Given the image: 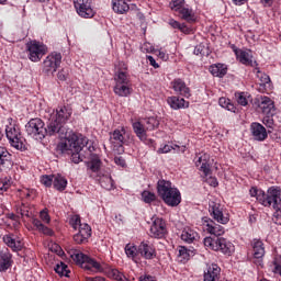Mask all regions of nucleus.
Instances as JSON below:
<instances>
[{"label": "nucleus", "mask_w": 281, "mask_h": 281, "mask_svg": "<svg viewBox=\"0 0 281 281\" xmlns=\"http://www.w3.org/2000/svg\"><path fill=\"white\" fill-rule=\"evenodd\" d=\"M202 225L204 232L211 234L210 237H205L203 243L206 249H211V251H221L225 256H232L234 254V244L232 241L222 237L225 234V227L221 224H216L214 220L204 216L202 217Z\"/></svg>", "instance_id": "1"}, {"label": "nucleus", "mask_w": 281, "mask_h": 281, "mask_svg": "<svg viewBox=\"0 0 281 281\" xmlns=\"http://www.w3.org/2000/svg\"><path fill=\"white\" fill-rule=\"evenodd\" d=\"M71 259L76 265H79L81 269L87 271H95V273H106L108 278L113 280L123 281L126 278L117 269H109L105 263H100L98 260L82 254L81 251L75 250L71 255Z\"/></svg>", "instance_id": "2"}, {"label": "nucleus", "mask_w": 281, "mask_h": 281, "mask_svg": "<svg viewBox=\"0 0 281 281\" xmlns=\"http://www.w3.org/2000/svg\"><path fill=\"white\" fill-rule=\"evenodd\" d=\"M64 138V140L57 144V153H61V155H71L74 150L75 153H78V150H85V153L88 151V156H91L95 150L93 142L81 134H70Z\"/></svg>", "instance_id": "3"}, {"label": "nucleus", "mask_w": 281, "mask_h": 281, "mask_svg": "<svg viewBox=\"0 0 281 281\" xmlns=\"http://www.w3.org/2000/svg\"><path fill=\"white\" fill-rule=\"evenodd\" d=\"M157 193L169 207H177L181 203V191L172 187V182L168 180H158Z\"/></svg>", "instance_id": "4"}, {"label": "nucleus", "mask_w": 281, "mask_h": 281, "mask_svg": "<svg viewBox=\"0 0 281 281\" xmlns=\"http://www.w3.org/2000/svg\"><path fill=\"white\" fill-rule=\"evenodd\" d=\"M5 135L9 139L10 145L16 150H22L23 135L21 134V127L16 124V121H13L12 117L8 119V125L5 126Z\"/></svg>", "instance_id": "5"}, {"label": "nucleus", "mask_w": 281, "mask_h": 281, "mask_svg": "<svg viewBox=\"0 0 281 281\" xmlns=\"http://www.w3.org/2000/svg\"><path fill=\"white\" fill-rule=\"evenodd\" d=\"M169 8L178 13V16L187 23H196V14L192 8L186 4V0H171Z\"/></svg>", "instance_id": "6"}, {"label": "nucleus", "mask_w": 281, "mask_h": 281, "mask_svg": "<svg viewBox=\"0 0 281 281\" xmlns=\"http://www.w3.org/2000/svg\"><path fill=\"white\" fill-rule=\"evenodd\" d=\"M260 204L263 207H272L278 210L281 207V188L278 186L270 187L267 192L263 191V195H260Z\"/></svg>", "instance_id": "7"}, {"label": "nucleus", "mask_w": 281, "mask_h": 281, "mask_svg": "<svg viewBox=\"0 0 281 281\" xmlns=\"http://www.w3.org/2000/svg\"><path fill=\"white\" fill-rule=\"evenodd\" d=\"M26 54L31 63H41V59L47 54V46L34 40L26 43Z\"/></svg>", "instance_id": "8"}, {"label": "nucleus", "mask_w": 281, "mask_h": 281, "mask_svg": "<svg viewBox=\"0 0 281 281\" xmlns=\"http://www.w3.org/2000/svg\"><path fill=\"white\" fill-rule=\"evenodd\" d=\"M63 63V54L58 52H52L43 61L42 72L45 76H54L58 71V67Z\"/></svg>", "instance_id": "9"}, {"label": "nucleus", "mask_w": 281, "mask_h": 281, "mask_svg": "<svg viewBox=\"0 0 281 281\" xmlns=\"http://www.w3.org/2000/svg\"><path fill=\"white\" fill-rule=\"evenodd\" d=\"M27 135L34 137L35 139H45V122L36 117L31 119L25 125Z\"/></svg>", "instance_id": "10"}, {"label": "nucleus", "mask_w": 281, "mask_h": 281, "mask_svg": "<svg viewBox=\"0 0 281 281\" xmlns=\"http://www.w3.org/2000/svg\"><path fill=\"white\" fill-rule=\"evenodd\" d=\"M45 137H67V126L50 116L45 127Z\"/></svg>", "instance_id": "11"}, {"label": "nucleus", "mask_w": 281, "mask_h": 281, "mask_svg": "<svg viewBox=\"0 0 281 281\" xmlns=\"http://www.w3.org/2000/svg\"><path fill=\"white\" fill-rule=\"evenodd\" d=\"M209 213L213 221L221 225L229 223V214L223 212V205L218 202L211 201L209 203Z\"/></svg>", "instance_id": "12"}, {"label": "nucleus", "mask_w": 281, "mask_h": 281, "mask_svg": "<svg viewBox=\"0 0 281 281\" xmlns=\"http://www.w3.org/2000/svg\"><path fill=\"white\" fill-rule=\"evenodd\" d=\"M166 234H168V228L166 227V221L161 217L153 216L151 217V226L149 229V236L151 238H166Z\"/></svg>", "instance_id": "13"}, {"label": "nucleus", "mask_w": 281, "mask_h": 281, "mask_svg": "<svg viewBox=\"0 0 281 281\" xmlns=\"http://www.w3.org/2000/svg\"><path fill=\"white\" fill-rule=\"evenodd\" d=\"M252 248V262L257 267H265V243L260 239H254L251 243Z\"/></svg>", "instance_id": "14"}, {"label": "nucleus", "mask_w": 281, "mask_h": 281, "mask_svg": "<svg viewBox=\"0 0 281 281\" xmlns=\"http://www.w3.org/2000/svg\"><path fill=\"white\" fill-rule=\"evenodd\" d=\"M93 0H76L75 8L81 19H93L95 11L91 8Z\"/></svg>", "instance_id": "15"}, {"label": "nucleus", "mask_w": 281, "mask_h": 281, "mask_svg": "<svg viewBox=\"0 0 281 281\" xmlns=\"http://www.w3.org/2000/svg\"><path fill=\"white\" fill-rule=\"evenodd\" d=\"M132 128L139 142H143V144H146L147 146L153 144V139L148 138V131L142 121L132 123Z\"/></svg>", "instance_id": "16"}, {"label": "nucleus", "mask_w": 281, "mask_h": 281, "mask_svg": "<svg viewBox=\"0 0 281 281\" xmlns=\"http://www.w3.org/2000/svg\"><path fill=\"white\" fill-rule=\"evenodd\" d=\"M72 113L74 111L69 105H61L56 109V112L53 113L50 117L65 126V124L69 122V117H71Z\"/></svg>", "instance_id": "17"}, {"label": "nucleus", "mask_w": 281, "mask_h": 281, "mask_svg": "<svg viewBox=\"0 0 281 281\" xmlns=\"http://www.w3.org/2000/svg\"><path fill=\"white\" fill-rule=\"evenodd\" d=\"M12 154L3 146H0V172H10L12 170Z\"/></svg>", "instance_id": "18"}, {"label": "nucleus", "mask_w": 281, "mask_h": 281, "mask_svg": "<svg viewBox=\"0 0 281 281\" xmlns=\"http://www.w3.org/2000/svg\"><path fill=\"white\" fill-rule=\"evenodd\" d=\"M78 229V233L74 235V240L77 245H87L89 238H91V226L89 224H82Z\"/></svg>", "instance_id": "19"}, {"label": "nucleus", "mask_w": 281, "mask_h": 281, "mask_svg": "<svg viewBox=\"0 0 281 281\" xmlns=\"http://www.w3.org/2000/svg\"><path fill=\"white\" fill-rule=\"evenodd\" d=\"M171 89H173L178 95H182V98H190L192 95L190 87H188L186 81L181 78H176L171 81Z\"/></svg>", "instance_id": "20"}, {"label": "nucleus", "mask_w": 281, "mask_h": 281, "mask_svg": "<svg viewBox=\"0 0 281 281\" xmlns=\"http://www.w3.org/2000/svg\"><path fill=\"white\" fill-rule=\"evenodd\" d=\"M12 265H14V260H12L10 249L0 250V273H5L8 269H12Z\"/></svg>", "instance_id": "21"}, {"label": "nucleus", "mask_w": 281, "mask_h": 281, "mask_svg": "<svg viewBox=\"0 0 281 281\" xmlns=\"http://www.w3.org/2000/svg\"><path fill=\"white\" fill-rule=\"evenodd\" d=\"M204 281H218L221 280V267L216 263H211L206 267L203 274Z\"/></svg>", "instance_id": "22"}, {"label": "nucleus", "mask_w": 281, "mask_h": 281, "mask_svg": "<svg viewBox=\"0 0 281 281\" xmlns=\"http://www.w3.org/2000/svg\"><path fill=\"white\" fill-rule=\"evenodd\" d=\"M250 133L256 142H265V139L269 137V134H267V128H265L262 124L256 122L251 123Z\"/></svg>", "instance_id": "23"}, {"label": "nucleus", "mask_w": 281, "mask_h": 281, "mask_svg": "<svg viewBox=\"0 0 281 281\" xmlns=\"http://www.w3.org/2000/svg\"><path fill=\"white\" fill-rule=\"evenodd\" d=\"M257 111L259 113H263V115H271V111H273V101L269 97H261L257 101Z\"/></svg>", "instance_id": "24"}, {"label": "nucleus", "mask_w": 281, "mask_h": 281, "mask_svg": "<svg viewBox=\"0 0 281 281\" xmlns=\"http://www.w3.org/2000/svg\"><path fill=\"white\" fill-rule=\"evenodd\" d=\"M210 155L202 154L198 156L195 160L196 168H200L201 172H203L204 177H210L212 175V169H210Z\"/></svg>", "instance_id": "25"}, {"label": "nucleus", "mask_w": 281, "mask_h": 281, "mask_svg": "<svg viewBox=\"0 0 281 281\" xmlns=\"http://www.w3.org/2000/svg\"><path fill=\"white\" fill-rule=\"evenodd\" d=\"M167 104H169L170 109L173 111H179L181 109H188L190 106V102L186 101V99L177 95L168 97Z\"/></svg>", "instance_id": "26"}, {"label": "nucleus", "mask_w": 281, "mask_h": 281, "mask_svg": "<svg viewBox=\"0 0 281 281\" xmlns=\"http://www.w3.org/2000/svg\"><path fill=\"white\" fill-rule=\"evenodd\" d=\"M32 225H33V229H35V232H38L40 234H43L44 236H55L56 233L54 232V229L49 228L48 226H46L45 224H43V222L36 217H32Z\"/></svg>", "instance_id": "27"}, {"label": "nucleus", "mask_w": 281, "mask_h": 281, "mask_svg": "<svg viewBox=\"0 0 281 281\" xmlns=\"http://www.w3.org/2000/svg\"><path fill=\"white\" fill-rule=\"evenodd\" d=\"M236 59L246 67H258V61L254 60V55L247 50H240V53L236 56Z\"/></svg>", "instance_id": "28"}, {"label": "nucleus", "mask_w": 281, "mask_h": 281, "mask_svg": "<svg viewBox=\"0 0 281 281\" xmlns=\"http://www.w3.org/2000/svg\"><path fill=\"white\" fill-rule=\"evenodd\" d=\"M180 238L181 240H183V243H187L188 245H192L196 243V240H199V233L192 229L191 227H184L182 229Z\"/></svg>", "instance_id": "29"}, {"label": "nucleus", "mask_w": 281, "mask_h": 281, "mask_svg": "<svg viewBox=\"0 0 281 281\" xmlns=\"http://www.w3.org/2000/svg\"><path fill=\"white\" fill-rule=\"evenodd\" d=\"M138 252L143 258H145V260H153V258L157 256V251L155 250V248L144 241L140 243V245L138 246Z\"/></svg>", "instance_id": "30"}, {"label": "nucleus", "mask_w": 281, "mask_h": 281, "mask_svg": "<svg viewBox=\"0 0 281 281\" xmlns=\"http://www.w3.org/2000/svg\"><path fill=\"white\" fill-rule=\"evenodd\" d=\"M124 135H126V130L124 127L114 130L112 133H110V142L112 144H119V146L122 148V145L125 144Z\"/></svg>", "instance_id": "31"}, {"label": "nucleus", "mask_w": 281, "mask_h": 281, "mask_svg": "<svg viewBox=\"0 0 281 281\" xmlns=\"http://www.w3.org/2000/svg\"><path fill=\"white\" fill-rule=\"evenodd\" d=\"M2 240L12 251H21L23 249V244L21 240L14 239V235H4Z\"/></svg>", "instance_id": "32"}, {"label": "nucleus", "mask_w": 281, "mask_h": 281, "mask_svg": "<svg viewBox=\"0 0 281 281\" xmlns=\"http://www.w3.org/2000/svg\"><path fill=\"white\" fill-rule=\"evenodd\" d=\"M210 74L215 78H225L227 76V65L225 64H213L209 68Z\"/></svg>", "instance_id": "33"}, {"label": "nucleus", "mask_w": 281, "mask_h": 281, "mask_svg": "<svg viewBox=\"0 0 281 281\" xmlns=\"http://www.w3.org/2000/svg\"><path fill=\"white\" fill-rule=\"evenodd\" d=\"M112 10L116 14H126L131 10V7L125 0H112Z\"/></svg>", "instance_id": "34"}, {"label": "nucleus", "mask_w": 281, "mask_h": 281, "mask_svg": "<svg viewBox=\"0 0 281 281\" xmlns=\"http://www.w3.org/2000/svg\"><path fill=\"white\" fill-rule=\"evenodd\" d=\"M113 91L119 98H128L133 93L132 86L115 83Z\"/></svg>", "instance_id": "35"}, {"label": "nucleus", "mask_w": 281, "mask_h": 281, "mask_svg": "<svg viewBox=\"0 0 281 281\" xmlns=\"http://www.w3.org/2000/svg\"><path fill=\"white\" fill-rule=\"evenodd\" d=\"M191 256H194V250L188 249L186 246H178V259L180 262H188Z\"/></svg>", "instance_id": "36"}, {"label": "nucleus", "mask_w": 281, "mask_h": 281, "mask_svg": "<svg viewBox=\"0 0 281 281\" xmlns=\"http://www.w3.org/2000/svg\"><path fill=\"white\" fill-rule=\"evenodd\" d=\"M67 178L61 176L60 173L55 175L53 187L58 192H65L67 190Z\"/></svg>", "instance_id": "37"}, {"label": "nucleus", "mask_w": 281, "mask_h": 281, "mask_svg": "<svg viewBox=\"0 0 281 281\" xmlns=\"http://www.w3.org/2000/svg\"><path fill=\"white\" fill-rule=\"evenodd\" d=\"M114 80H115V85L132 86V83H131V75H128L124 70H119L115 74Z\"/></svg>", "instance_id": "38"}, {"label": "nucleus", "mask_w": 281, "mask_h": 281, "mask_svg": "<svg viewBox=\"0 0 281 281\" xmlns=\"http://www.w3.org/2000/svg\"><path fill=\"white\" fill-rule=\"evenodd\" d=\"M87 168L90 170V172H94L100 177V168H102V160L98 156H94L91 158L90 161L87 162Z\"/></svg>", "instance_id": "39"}, {"label": "nucleus", "mask_w": 281, "mask_h": 281, "mask_svg": "<svg viewBox=\"0 0 281 281\" xmlns=\"http://www.w3.org/2000/svg\"><path fill=\"white\" fill-rule=\"evenodd\" d=\"M125 254L127 256V258H131V260H133V262H139V248H137L136 246H132L131 244H127L125 246Z\"/></svg>", "instance_id": "40"}, {"label": "nucleus", "mask_w": 281, "mask_h": 281, "mask_svg": "<svg viewBox=\"0 0 281 281\" xmlns=\"http://www.w3.org/2000/svg\"><path fill=\"white\" fill-rule=\"evenodd\" d=\"M140 122H143V125L145 126L147 133L150 131H157V128H159V120H157V117L155 116L144 119Z\"/></svg>", "instance_id": "41"}, {"label": "nucleus", "mask_w": 281, "mask_h": 281, "mask_svg": "<svg viewBox=\"0 0 281 281\" xmlns=\"http://www.w3.org/2000/svg\"><path fill=\"white\" fill-rule=\"evenodd\" d=\"M99 183L104 190H113L115 188V181H113V178L109 175L99 176Z\"/></svg>", "instance_id": "42"}, {"label": "nucleus", "mask_w": 281, "mask_h": 281, "mask_svg": "<svg viewBox=\"0 0 281 281\" xmlns=\"http://www.w3.org/2000/svg\"><path fill=\"white\" fill-rule=\"evenodd\" d=\"M169 25L172 26L173 30H179L183 34H190L192 32V29L188 27L186 23H180L175 19L169 20Z\"/></svg>", "instance_id": "43"}, {"label": "nucleus", "mask_w": 281, "mask_h": 281, "mask_svg": "<svg viewBox=\"0 0 281 281\" xmlns=\"http://www.w3.org/2000/svg\"><path fill=\"white\" fill-rule=\"evenodd\" d=\"M21 199L26 201H34L36 199V191L34 189L22 188L18 190Z\"/></svg>", "instance_id": "44"}, {"label": "nucleus", "mask_w": 281, "mask_h": 281, "mask_svg": "<svg viewBox=\"0 0 281 281\" xmlns=\"http://www.w3.org/2000/svg\"><path fill=\"white\" fill-rule=\"evenodd\" d=\"M255 74L257 78L260 80L261 87H267V85H271V77L269 75L262 72L260 68H255Z\"/></svg>", "instance_id": "45"}, {"label": "nucleus", "mask_w": 281, "mask_h": 281, "mask_svg": "<svg viewBox=\"0 0 281 281\" xmlns=\"http://www.w3.org/2000/svg\"><path fill=\"white\" fill-rule=\"evenodd\" d=\"M55 273H58V276H65L66 278H69V267L65 262L60 261L55 266Z\"/></svg>", "instance_id": "46"}, {"label": "nucleus", "mask_w": 281, "mask_h": 281, "mask_svg": "<svg viewBox=\"0 0 281 281\" xmlns=\"http://www.w3.org/2000/svg\"><path fill=\"white\" fill-rule=\"evenodd\" d=\"M18 214H21L22 218H32V212L30 209V205L26 203H22L18 209H16Z\"/></svg>", "instance_id": "47"}, {"label": "nucleus", "mask_w": 281, "mask_h": 281, "mask_svg": "<svg viewBox=\"0 0 281 281\" xmlns=\"http://www.w3.org/2000/svg\"><path fill=\"white\" fill-rule=\"evenodd\" d=\"M220 106H222V109H226L227 111H231L232 113H236V106L234 105V103H232V101L227 98H220L218 101Z\"/></svg>", "instance_id": "48"}, {"label": "nucleus", "mask_w": 281, "mask_h": 281, "mask_svg": "<svg viewBox=\"0 0 281 281\" xmlns=\"http://www.w3.org/2000/svg\"><path fill=\"white\" fill-rule=\"evenodd\" d=\"M140 196L144 201V203L150 204L154 203V201H157V195L148 190H145L140 193Z\"/></svg>", "instance_id": "49"}, {"label": "nucleus", "mask_w": 281, "mask_h": 281, "mask_svg": "<svg viewBox=\"0 0 281 281\" xmlns=\"http://www.w3.org/2000/svg\"><path fill=\"white\" fill-rule=\"evenodd\" d=\"M235 98L240 106H247V104H249V100L247 99L249 95L246 92H236Z\"/></svg>", "instance_id": "50"}, {"label": "nucleus", "mask_w": 281, "mask_h": 281, "mask_svg": "<svg viewBox=\"0 0 281 281\" xmlns=\"http://www.w3.org/2000/svg\"><path fill=\"white\" fill-rule=\"evenodd\" d=\"M54 178L55 175H44L41 177L40 181L45 188H52V186H54Z\"/></svg>", "instance_id": "51"}, {"label": "nucleus", "mask_w": 281, "mask_h": 281, "mask_svg": "<svg viewBox=\"0 0 281 281\" xmlns=\"http://www.w3.org/2000/svg\"><path fill=\"white\" fill-rule=\"evenodd\" d=\"M272 267H273L272 268L273 273H276L277 276H281V256L280 255L274 256L272 261Z\"/></svg>", "instance_id": "52"}, {"label": "nucleus", "mask_w": 281, "mask_h": 281, "mask_svg": "<svg viewBox=\"0 0 281 281\" xmlns=\"http://www.w3.org/2000/svg\"><path fill=\"white\" fill-rule=\"evenodd\" d=\"M69 225L72 227V229H75V232L78 231L82 225L80 215H72L69 220Z\"/></svg>", "instance_id": "53"}, {"label": "nucleus", "mask_w": 281, "mask_h": 281, "mask_svg": "<svg viewBox=\"0 0 281 281\" xmlns=\"http://www.w3.org/2000/svg\"><path fill=\"white\" fill-rule=\"evenodd\" d=\"M250 196H255L258 201V203H260V196H263L265 191L262 189H258L256 187H252L249 190Z\"/></svg>", "instance_id": "54"}, {"label": "nucleus", "mask_w": 281, "mask_h": 281, "mask_svg": "<svg viewBox=\"0 0 281 281\" xmlns=\"http://www.w3.org/2000/svg\"><path fill=\"white\" fill-rule=\"evenodd\" d=\"M40 218L46 225H49V223H52V217L49 216V211L47 209H44L40 212Z\"/></svg>", "instance_id": "55"}, {"label": "nucleus", "mask_w": 281, "mask_h": 281, "mask_svg": "<svg viewBox=\"0 0 281 281\" xmlns=\"http://www.w3.org/2000/svg\"><path fill=\"white\" fill-rule=\"evenodd\" d=\"M11 187L12 183L10 182V180H3L0 178V194L8 192V190H10Z\"/></svg>", "instance_id": "56"}, {"label": "nucleus", "mask_w": 281, "mask_h": 281, "mask_svg": "<svg viewBox=\"0 0 281 281\" xmlns=\"http://www.w3.org/2000/svg\"><path fill=\"white\" fill-rule=\"evenodd\" d=\"M80 153H82V150H78V151H76V150H72V151H70V155H71V162L72 164H80V161H82V154H80Z\"/></svg>", "instance_id": "57"}, {"label": "nucleus", "mask_w": 281, "mask_h": 281, "mask_svg": "<svg viewBox=\"0 0 281 281\" xmlns=\"http://www.w3.org/2000/svg\"><path fill=\"white\" fill-rule=\"evenodd\" d=\"M262 124L267 126V128H273V113L271 114H266V116L262 119Z\"/></svg>", "instance_id": "58"}, {"label": "nucleus", "mask_w": 281, "mask_h": 281, "mask_svg": "<svg viewBox=\"0 0 281 281\" xmlns=\"http://www.w3.org/2000/svg\"><path fill=\"white\" fill-rule=\"evenodd\" d=\"M175 148H179V145H175V146L165 145L164 147L158 148L157 154L166 155V154L170 153V150H175Z\"/></svg>", "instance_id": "59"}, {"label": "nucleus", "mask_w": 281, "mask_h": 281, "mask_svg": "<svg viewBox=\"0 0 281 281\" xmlns=\"http://www.w3.org/2000/svg\"><path fill=\"white\" fill-rule=\"evenodd\" d=\"M273 217L272 221L276 223V225H281V207L279 209H273Z\"/></svg>", "instance_id": "60"}, {"label": "nucleus", "mask_w": 281, "mask_h": 281, "mask_svg": "<svg viewBox=\"0 0 281 281\" xmlns=\"http://www.w3.org/2000/svg\"><path fill=\"white\" fill-rule=\"evenodd\" d=\"M67 76H69V71L65 68L60 69L57 72V78L58 80H60L61 82H65V80H67Z\"/></svg>", "instance_id": "61"}, {"label": "nucleus", "mask_w": 281, "mask_h": 281, "mask_svg": "<svg viewBox=\"0 0 281 281\" xmlns=\"http://www.w3.org/2000/svg\"><path fill=\"white\" fill-rule=\"evenodd\" d=\"M138 281H157V277L144 273L138 278Z\"/></svg>", "instance_id": "62"}, {"label": "nucleus", "mask_w": 281, "mask_h": 281, "mask_svg": "<svg viewBox=\"0 0 281 281\" xmlns=\"http://www.w3.org/2000/svg\"><path fill=\"white\" fill-rule=\"evenodd\" d=\"M114 164L116 166H121V168H124L126 166V160L122 156L114 157Z\"/></svg>", "instance_id": "63"}, {"label": "nucleus", "mask_w": 281, "mask_h": 281, "mask_svg": "<svg viewBox=\"0 0 281 281\" xmlns=\"http://www.w3.org/2000/svg\"><path fill=\"white\" fill-rule=\"evenodd\" d=\"M86 281H106L104 277H87Z\"/></svg>", "instance_id": "64"}]
</instances>
